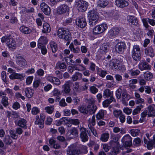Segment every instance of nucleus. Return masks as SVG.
<instances>
[{"instance_id": "4", "label": "nucleus", "mask_w": 155, "mask_h": 155, "mask_svg": "<svg viewBox=\"0 0 155 155\" xmlns=\"http://www.w3.org/2000/svg\"><path fill=\"white\" fill-rule=\"evenodd\" d=\"M75 6L77 7L79 12H83L87 10L88 4L87 2L83 0H76Z\"/></svg>"}, {"instance_id": "32", "label": "nucleus", "mask_w": 155, "mask_h": 155, "mask_svg": "<svg viewBox=\"0 0 155 155\" xmlns=\"http://www.w3.org/2000/svg\"><path fill=\"white\" fill-rule=\"evenodd\" d=\"M97 3L98 6L104 8L108 5L109 2L107 0H99Z\"/></svg>"}, {"instance_id": "35", "label": "nucleus", "mask_w": 155, "mask_h": 155, "mask_svg": "<svg viewBox=\"0 0 155 155\" xmlns=\"http://www.w3.org/2000/svg\"><path fill=\"white\" fill-rule=\"evenodd\" d=\"M67 155H78L77 149L72 147H69L67 151Z\"/></svg>"}, {"instance_id": "24", "label": "nucleus", "mask_w": 155, "mask_h": 155, "mask_svg": "<svg viewBox=\"0 0 155 155\" xmlns=\"http://www.w3.org/2000/svg\"><path fill=\"white\" fill-rule=\"evenodd\" d=\"M70 137L73 138L78 136V131L76 128L73 127L68 130Z\"/></svg>"}, {"instance_id": "3", "label": "nucleus", "mask_w": 155, "mask_h": 155, "mask_svg": "<svg viewBox=\"0 0 155 155\" xmlns=\"http://www.w3.org/2000/svg\"><path fill=\"white\" fill-rule=\"evenodd\" d=\"M141 52L139 46H134L131 51V55L133 59L137 61H140L141 59Z\"/></svg>"}, {"instance_id": "41", "label": "nucleus", "mask_w": 155, "mask_h": 155, "mask_svg": "<svg viewBox=\"0 0 155 155\" xmlns=\"http://www.w3.org/2000/svg\"><path fill=\"white\" fill-rule=\"evenodd\" d=\"M140 73V71L138 69L134 70L133 69L129 71L128 73L132 76H134L138 75Z\"/></svg>"}, {"instance_id": "34", "label": "nucleus", "mask_w": 155, "mask_h": 155, "mask_svg": "<svg viewBox=\"0 0 155 155\" xmlns=\"http://www.w3.org/2000/svg\"><path fill=\"white\" fill-rule=\"evenodd\" d=\"M42 32L46 33L50 32L51 31V28L49 25L47 23H45L43 25V29Z\"/></svg>"}, {"instance_id": "38", "label": "nucleus", "mask_w": 155, "mask_h": 155, "mask_svg": "<svg viewBox=\"0 0 155 155\" xmlns=\"http://www.w3.org/2000/svg\"><path fill=\"white\" fill-rule=\"evenodd\" d=\"M113 130L114 133H117L120 132L121 134H124L126 133L125 129L122 127L119 128L117 127H114L113 129Z\"/></svg>"}, {"instance_id": "16", "label": "nucleus", "mask_w": 155, "mask_h": 155, "mask_svg": "<svg viewBox=\"0 0 155 155\" xmlns=\"http://www.w3.org/2000/svg\"><path fill=\"white\" fill-rule=\"evenodd\" d=\"M115 5L118 8H122L127 6L129 5L128 1L125 0H116Z\"/></svg>"}, {"instance_id": "33", "label": "nucleus", "mask_w": 155, "mask_h": 155, "mask_svg": "<svg viewBox=\"0 0 155 155\" xmlns=\"http://www.w3.org/2000/svg\"><path fill=\"white\" fill-rule=\"evenodd\" d=\"M109 137L110 135L108 133H104L101 134L100 139L103 142H106L108 141Z\"/></svg>"}, {"instance_id": "51", "label": "nucleus", "mask_w": 155, "mask_h": 155, "mask_svg": "<svg viewBox=\"0 0 155 155\" xmlns=\"http://www.w3.org/2000/svg\"><path fill=\"white\" fill-rule=\"evenodd\" d=\"M130 133L133 137H136L138 135L140 132V130L138 129H132L130 130Z\"/></svg>"}, {"instance_id": "14", "label": "nucleus", "mask_w": 155, "mask_h": 155, "mask_svg": "<svg viewBox=\"0 0 155 155\" xmlns=\"http://www.w3.org/2000/svg\"><path fill=\"white\" fill-rule=\"evenodd\" d=\"M87 108L88 115H92L94 114L97 109L96 105L93 104L92 102H91V103L88 104L87 106Z\"/></svg>"}, {"instance_id": "30", "label": "nucleus", "mask_w": 155, "mask_h": 155, "mask_svg": "<svg viewBox=\"0 0 155 155\" xmlns=\"http://www.w3.org/2000/svg\"><path fill=\"white\" fill-rule=\"evenodd\" d=\"M82 74L79 72H76L72 76V80L73 81H75L77 80H80L82 77Z\"/></svg>"}, {"instance_id": "26", "label": "nucleus", "mask_w": 155, "mask_h": 155, "mask_svg": "<svg viewBox=\"0 0 155 155\" xmlns=\"http://www.w3.org/2000/svg\"><path fill=\"white\" fill-rule=\"evenodd\" d=\"M23 74L13 72L9 76V78L12 80L21 79L23 78Z\"/></svg>"}, {"instance_id": "53", "label": "nucleus", "mask_w": 155, "mask_h": 155, "mask_svg": "<svg viewBox=\"0 0 155 155\" xmlns=\"http://www.w3.org/2000/svg\"><path fill=\"white\" fill-rule=\"evenodd\" d=\"M141 141L140 138L139 137L135 138L133 140V144L137 146H139L140 145Z\"/></svg>"}, {"instance_id": "31", "label": "nucleus", "mask_w": 155, "mask_h": 155, "mask_svg": "<svg viewBox=\"0 0 155 155\" xmlns=\"http://www.w3.org/2000/svg\"><path fill=\"white\" fill-rule=\"evenodd\" d=\"M112 102H116V100L114 98L106 99L103 102L102 104L103 107H107Z\"/></svg>"}, {"instance_id": "29", "label": "nucleus", "mask_w": 155, "mask_h": 155, "mask_svg": "<svg viewBox=\"0 0 155 155\" xmlns=\"http://www.w3.org/2000/svg\"><path fill=\"white\" fill-rule=\"evenodd\" d=\"M127 20L133 25H136L138 24L137 19L134 16L128 15L127 17Z\"/></svg>"}, {"instance_id": "39", "label": "nucleus", "mask_w": 155, "mask_h": 155, "mask_svg": "<svg viewBox=\"0 0 155 155\" xmlns=\"http://www.w3.org/2000/svg\"><path fill=\"white\" fill-rule=\"evenodd\" d=\"M3 142L7 145H10L12 143V140L8 135H6L3 139Z\"/></svg>"}, {"instance_id": "57", "label": "nucleus", "mask_w": 155, "mask_h": 155, "mask_svg": "<svg viewBox=\"0 0 155 155\" xmlns=\"http://www.w3.org/2000/svg\"><path fill=\"white\" fill-rule=\"evenodd\" d=\"M9 133L11 137L14 139H16L18 137V135L16 134V132L13 130H10Z\"/></svg>"}, {"instance_id": "60", "label": "nucleus", "mask_w": 155, "mask_h": 155, "mask_svg": "<svg viewBox=\"0 0 155 155\" xmlns=\"http://www.w3.org/2000/svg\"><path fill=\"white\" fill-rule=\"evenodd\" d=\"M97 73L98 75L102 77H104L107 74L106 71L99 69L97 71Z\"/></svg>"}, {"instance_id": "6", "label": "nucleus", "mask_w": 155, "mask_h": 155, "mask_svg": "<svg viewBox=\"0 0 155 155\" xmlns=\"http://www.w3.org/2000/svg\"><path fill=\"white\" fill-rule=\"evenodd\" d=\"M80 137L82 141L83 142L87 141L88 140V135L90 132L85 128L81 126L80 128Z\"/></svg>"}, {"instance_id": "62", "label": "nucleus", "mask_w": 155, "mask_h": 155, "mask_svg": "<svg viewBox=\"0 0 155 155\" xmlns=\"http://www.w3.org/2000/svg\"><path fill=\"white\" fill-rule=\"evenodd\" d=\"M90 90L91 92L93 94H95L97 93L98 91V89L94 86H91L90 87Z\"/></svg>"}, {"instance_id": "19", "label": "nucleus", "mask_w": 155, "mask_h": 155, "mask_svg": "<svg viewBox=\"0 0 155 155\" xmlns=\"http://www.w3.org/2000/svg\"><path fill=\"white\" fill-rule=\"evenodd\" d=\"M145 54L150 57L153 58L155 55L154 49L151 46H149L145 49Z\"/></svg>"}, {"instance_id": "61", "label": "nucleus", "mask_w": 155, "mask_h": 155, "mask_svg": "<svg viewBox=\"0 0 155 155\" xmlns=\"http://www.w3.org/2000/svg\"><path fill=\"white\" fill-rule=\"evenodd\" d=\"M148 18H143L142 19V21L143 23L144 26L146 28H148L149 25L148 24Z\"/></svg>"}, {"instance_id": "5", "label": "nucleus", "mask_w": 155, "mask_h": 155, "mask_svg": "<svg viewBox=\"0 0 155 155\" xmlns=\"http://www.w3.org/2000/svg\"><path fill=\"white\" fill-rule=\"evenodd\" d=\"M107 28V26L106 24H102L96 26L93 29L94 35H97L102 33Z\"/></svg>"}, {"instance_id": "52", "label": "nucleus", "mask_w": 155, "mask_h": 155, "mask_svg": "<svg viewBox=\"0 0 155 155\" xmlns=\"http://www.w3.org/2000/svg\"><path fill=\"white\" fill-rule=\"evenodd\" d=\"M113 114L114 116L117 118L122 114V112L120 110H115L113 111Z\"/></svg>"}, {"instance_id": "2", "label": "nucleus", "mask_w": 155, "mask_h": 155, "mask_svg": "<svg viewBox=\"0 0 155 155\" xmlns=\"http://www.w3.org/2000/svg\"><path fill=\"white\" fill-rule=\"evenodd\" d=\"M57 34L60 38L63 39L65 41H71V35L68 30L60 28L58 29Z\"/></svg>"}, {"instance_id": "47", "label": "nucleus", "mask_w": 155, "mask_h": 155, "mask_svg": "<svg viewBox=\"0 0 155 155\" xmlns=\"http://www.w3.org/2000/svg\"><path fill=\"white\" fill-rule=\"evenodd\" d=\"M143 76L145 79L147 80H149L153 78V76L151 73L149 71L145 72Z\"/></svg>"}, {"instance_id": "45", "label": "nucleus", "mask_w": 155, "mask_h": 155, "mask_svg": "<svg viewBox=\"0 0 155 155\" xmlns=\"http://www.w3.org/2000/svg\"><path fill=\"white\" fill-rule=\"evenodd\" d=\"M123 93V90H122L121 88H119L116 91V96L118 99H120L121 98V96Z\"/></svg>"}, {"instance_id": "10", "label": "nucleus", "mask_w": 155, "mask_h": 155, "mask_svg": "<svg viewBox=\"0 0 155 155\" xmlns=\"http://www.w3.org/2000/svg\"><path fill=\"white\" fill-rule=\"evenodd\" d=\"M76 25L79 27L83 28L85 27L87 25L86 19L83 17H79L77 18L76 21Z\"/></svg>"}, {"instance_id": "27", "label": "nucleus", "mask_w": 155, "mask_h": 155, "mask_svg": "<svg viewBox=\"0 0 155 155\" xmlns=\"http://www.w3.org/2000/svg\"><path fill=\"white\" fill-rule=\"evenodd\" d=\"M8 48L11 50L15 49L16 47L15 41L12 38L6 44Z\"/></svg>"}, {"instance_id": "8", "label": "nucleus", "mask_w": 155, "mask_h": 155, "mask_svg": "<svg viewBox=\"0 0 155 155\" xmlns=\"http://www.w3.org/2000/svg\"><path fill=\"white\" fill-rule=\"evenodd\" d=\"M121 141L124 143L126 148L132 145V138L129 134L125 135L122 139Z\"/></svg>"}, {"instance_id": "17", "label": "nucleus", "mask_w": 155, "mask_h": 155, "mask_svg": "<svg viewBox=\"0 0 155 155\" xmlns=\"http://www.w3.org/2000/svg\"><path fill=\"white\" fill-rule=\"evenodd\" d=\"M69 7L65 4L59 6L57 10V12L59 14H62L68 12L69 11Z\"/></svg>"}, {"instance_id": "18", "label": "nucleus", "mask_w": 155, "mask_h": 155, "mask_svg": "<svg viewBox=\"0 0 155 155\" xmlns=\"http://www.w3.org/2000/svg\"><path fill=\"white\" fill-rule=\"evenodd\" d=\"M27 123L26 120L23 118H20L18 121H15V124L17 126L25 129H27Z\"/></svg>"}, {"instance_id": "13", "label": "nucleus", "mask_w": 155, "mask_h": 155, "mask_svg": "<svg viewBox=\"0 0 155 155\" xmlns=\"http://www.w3.org/2000/svg\"><path fill=\"white\" fill-rule=\"evenodd\" d=\"M78 155L86 154L88 152L87 147L86 146L80 145L76 148Z\"/></svg>"}, {"instance_id": "20", "label": "nucleus", "mask_w": 155, "mask_h": 155, "mask_svg": "<svg viewBox=\"0 0 155 155\" xmlns=\"http://www.w3.org/2000/svg\"><path fill=\"white\" fill-rule=\"evenodd\" d=\"M148 111L147 115L148 117H155V104L150 105L147 107Z\"/></svg>"}, {"instance_id": "12", "label": "nucleus", "mask_w": 155, "mask_h": 155, "mask_svg": "<svg viewBox=\"0 0 155 155\" xmlns=\"http://www.w3.org/2000/svg\"><path fill=\"white\" fill-rule=\"evenodd\" d=\"M121 102L122 104L126 105L127 104V101L130 99V95L127 93L126 89L123 90V93L121 96Z\"/></svg>"}, {"instance_id": "63", "label": "nucleus", "mask_w": 155, "mask_h": 155, "mask_svg": "<svg viewBox=\"0 0 155 155\" xmlns=\"http://www.w3.org/2000/svg\"><path fill=\"white\" fill-rule=\"evenodd\" d=\"M39 112V110L38 108L35 107L31 109V113L33 115H36Z\"/></svg>"}, {"instance_id": "37", "label": "nucleus", "mask_w": 155, "mask_h": 155, "mask_svg": "<svg viewBox=\"0 0 155 155\" xmlns=\"http://www.w3.org/2000/svg\"><path fill=\"white\" fill-rule=\"evenodd\" d=\"M25 96L28 98H31L33 95L32 90L29 88H26L24 89Z\"/></svg>"}, {"instance_id": "11", "label": "nucleus", "mask_w": 155, "mask_h": 155, "mask_svg": "<svg viewBox=\"0 0 155 155\" xmlns=\"http://www.w3.org/2000/svg\"><path fill=\"white\" fill-rule=\"evenodd\" d=\"M138 68L141 71L149 70L151 69V65L145 61H141L138 64Z\"/></svg>"}, {"instance_id": "43", "label": "nucleus", "mask_w": 155, "mask_h": 155, "mask_svg": "<svg viewBox=\"0 0 155 155\" xmlns=\"http://www.w3.org/2000/svg\"><path fill=\"white\" fill-rule=\"evenodd\" d=\"M104 117V110H100L96 114V118L97 120H99Z\"/></svg>"}, {"instance_id": "23", "label": "nucleus", "mask_w": 155, "mask_h": 155, "mask_svg": "<svg viewBox=\"0 0 155 155\" xmlns=\"http://www.w3.org/2000/svg\"><path fill=\"white\" fill-rule=\"evenodd\" d=\"M49 146L56 149H58L61 148L60 145L57 143L55 140L52 138H51L49 140Z\"/></svg>"}, {"instance_id": "1", "label": "nucleus", "mask_w": 155, "mask_h": 155, "mask_svg": "<svg viewBox=\"0 0 155 155\" xmlns=\"http://www.w3.org/2000/svg\"><path fill=\"white\" fill-rule=\"evenodd\" d=\"M98 14L95 9H93L89 11L87 13V18L90 26H93L97 24L99 19Z\"/></svg>"}, {"instance_id": "21", "label": "nucleus", "mask_w": 155, "mask_h": 155, "mask_svg": "<svg viewBox=\"0 0 155 155\" xmlns=\"http://www.w3.org/2000/svg\"><path fill=\"white\" fill-rule=\"evenodd\" d=\"M73 83L71 81H68L66 82L62 86L63 91L66 93H69L71 89L70 85L72 84Z\"/></svg>"}, {"instance_id": "40", "label": "nucleus", "mask_w": 155, "mask_h": 155, "mask_svg": "<svg viewBox=\"0 0 155 155\" xmlns=\"http://www.w3.org/2000/svg\"><path fill=\"white\" fill-rule=\"evenodd\" d=\"M108 46L106 44H102L100 47V52L103 54L107 52L108 50Z\"/></svg>"}, {"instance_id": "46", "label": "nucleus", "mask_w": 155, "mask_h": 155, "mask_svg": "<svg viewBox=\"0 0 155 155\" xmlns=\"http://www.w3.org/2000/svg\"><path fill=\"white\" fill-rule=\"evenodd\" d=\"M11 35H5L3 36L1 38V41L2 43H5L6 44L12 38Z\"/></svg>"}, {"instance_id": "54", "label": "nucleus", "mask_w": 155, "mask_h": 155, "mask_svg": "<svg viewBox=\"0 0 155 155\" xmlns=\"http://www.w3.org/2000/svg\"><path fill=\"white\" fill-rule=\"evenodd\" d=\"M65 120V117H63L60 119L59 120H57L55 122V124L58 126L63 124L64 123Z\"/></svg>"}, {"instance_id": "64", "label": "nucleus", "mask_w": 155, "mask_h": 155, "mask_svg": "<svg viewBox=\"0 0 155 155\" xmlns=\"http://www.w3.org/2000/svg\"><path fill=\"white\" fill-rule=\"evenodd\" d=\"M53 78V79L52 83L56 85H59L60 84L61 82L59 79L55 77H54Z\"/></svg>"}, {"instance_id": "15", "label": "nucleus", "mask_w": 155, "mask_h": 155, "mask_svg": "<svg viewBox=\"0 0 155 155\" xmlns=\"http://www.w3.org/2000/svg\"><path fill=\"white\" fill-rule=\"evenodd\" d=\"M40 8L46 15H48L50 14V8L46 3L44 2L41 3L40 4Z\"/></svg>"}, {"instance_id": "49", "label": "nucleus", "mask_w": 155, "mask_h": 155, "mask_svg": "<svg viewBox=\"0 0 155 155\" xmlns=\"http://www.w3.org/2000/svg\"><path fill=\"white\" fill-rule=\"evenodd\" d=\"M143 106L142 105H140L137 106V107L134 110L133 112V115H135L138 114L140 111L141 109L142 108Z\"/></svg>"}, {"instance_id": "58", "label": "nucleus", "mask_w": 155, "mask_h": 155, "mask_svg": "<svg viewBox=\"0 0 155 155\" xmlns=\"http://www.w3.org/2000/svg\"><path fill=\"white\" fill-rule=\"evenodd\" d=\"M45 110L48 113L51 114L53 112L54 110V106H51L47 107L45 108Z\"/></svg>"}, {"instance_id": "7", "label": "nucleus", "mask_w": 155, "mask_h": 155, "mask_svg": "<svg viewBox=\"0 0 155 155\" xmlns=\"http://www.w3.org/2000/svg\"><path fill=\"white\" fill-rule=\"evenodd\" d=\"M126 48V45L124 42H118L115 46L116 51L120 54H123Z\"/></svg>"}, {"instance_id": "56", "label": "nucleus", "mask_w": 155, "mask_h": 155, "mask_svg": "<svg viewBox=\"0 0 155 155\" xmlns=\"http://www.w3.org/2000/svg\"><path fill=\"white\" fill-rule=\"evenodd\" d=\"M91 144L92 147L94 148V151H97L99 149L100 146L99 144L92 141L91 142Z\"/></svg>"}, {"instance_id": "44", "label": "nucleus", "mask_w": 155, "mask_h": 155, "mask_svg": "<svg viewBox=\"0 0 155 155\" xmlns=\"http://www.w3.org/2000/svg\"><path fill=\"white\" fill-rule=\"evenodd\" d=\"M79 111L82 113L84 114H88V110H87V107L82 106H79L78 107Z\"/></svg>"}, {"instance_id": "42", "label": "nucleus", "mask_w": 155, "mask_h": 155, "mask_svg": "<svg viewBox=\"0 0 155 155\" xmlns=\"http://www.w3.org/2000/svg\"><path fill=\"white\" fill-rule=\"evenodd\" d=\"M20 31L22 33L27 34L31 32V30L25 26H21L20 28Z\"/></svg>"}, {"instance_id": "9", "label": "nucleus", "mask_w": 155, "mask_h": 155, "mask_svg": "<svg viewBox=\"0 0 155 155\" xmlns=\"http://www.w3.org/2000/svg\"><path fill=\"white\" fill-rule=\"evenodd\" d=\"M16 61L17 64L21 67H25L27 65V62L25 59L20 54L16 56Z\"/></svg>"}, {"instance_id": "48", "label": "nucleus", "mask_w": 155, "mask_h": 155, "mask_svg": "<svg viewBox=\"0 0 155 155\" xmlns=\"http://www.w3.org/2000/svg\"><path fill=\"white\" fill-rule=\"evenodd\" d=\"M50 46L53 53H55L58 50L57 44L54 41H51L50 43Z\"/></svg>"}, {"instance_id": "22", "label": "nucleus", "mask_w": 155, "mask_h": 155, "mask_svg": "<svg viewBox=\"0 0 155 155\" xmlns=\"http://www.w3.org/2000/svg\"><path fill=\"white\" fill-rule=\"evenodd\" d=\"M119 31L120 30L119 28H113L108 31L107 35L110 37L111 38L117 35L119 33Z\"/></svg>"}, {"instance_id": "36", "label": "nucleus", "mask_w": 155, "mask_h": 155, "mask_svg": "<svg viewBox=\"0 0 155 155\" xmlns=\"http://www.w3.org/2000/svg\"><path fill=\"white\" fill-rule=\"evenodd\" d=\"M69 48L70 50L74 53H78L80 51V48L79 47L74 48V45L73 43L70 44L69 46Z\"/></svg>"}, {"instance_id": "25", "label": "nucleus", "mask_w": 155, "mask_h": 155, "mask_svg": "<svg viewBox=\"0 0 155 155\" xmlns=\"http://www.w3.org/2000/svg\"><path fill=\"white\" fill-rule=\"evenodd\" d=\"M103 96L104 98L108 99L109 97H110L109 98H114L113 97V92L107 88L104 91Z\"/></svg>"}, {"instance_id": "59", "label": "nucleus", "mask_w": 155, "mask_h": 155, "mask_svg": "<svg viewBox=\"0 0 155 155\" xmlns=\"http://www.w3.org/2000/svg\"><path fill=\"white\" fill-rule=\"evenodd\" d=\"M155 143L152 140L148 141L147 143V148L148 150H151L153 149V147Z\"/></svg>"}, {"instance_id": "28", "label": "nucleus", "mask_w": 155, "mask_h": 155, "mask_svg": "<svg viewBox=\"0 0 155 155\" xmlns=\"http://www.w3.org/2000/svg\"><path fill=\"white\" fill-rule=\"evenodd\" d=\"M48 41L46 37L42 36L39 39L38 41V48H41L44 44H47Z\"/></svg>"}, {"instance_id": "55", "label": "nucleus", "mask_w": 155, "mask_h": 155, "mask_svg": "<svg viewBox=\"0 0 155 155\" xmlns=\"http://www.w3.org/2000/svg\"><path fill=\"white\" fill-rule=\"evenodd\" d=\"M68 120L70 123L75 125H78L80 123L79 120L77 119H72L69 118Z\"/></svg>"}, {"instance_id": "50", "label": "nucleus", "mask_w": 155, "mask_h": 155, "mask_svg": "<svg viewBox=\"0 0 155 155\" xmlns=\"http://www.w3.org/2000/svg\"><path fill=\"white\" fill-rule=\"evenodd\" d=\"M2 97V103L4 106L6 107L8 106V98L6 97V95H3Z\"/></svg>"}]
</instances>
